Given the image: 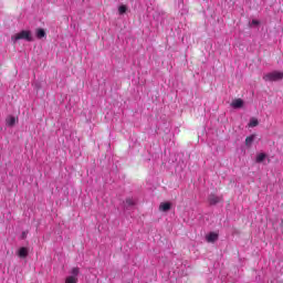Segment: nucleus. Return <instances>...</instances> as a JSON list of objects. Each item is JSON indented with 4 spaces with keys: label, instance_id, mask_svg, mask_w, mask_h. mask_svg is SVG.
I'll list each match as a JSON object with an SVG mask.
<instances>
[{
    "label": "nucleus",
    "instance_id": "1",
    "mask_svg": "<svg viewBox=\"0 0 283 283\" xmlns=\"http://www.w3.org/2000/svg\"><path fill=\"white\" fill-rule=\"evenodd\" d=\"M21 40L29 41V42L34 41V38L32 36V32L28 30H22L21 32L11 36V41H13V43H17V41H21Z\"/></svg>",
    "mask_w": 283,
    "mask_h": 283
},
{
    "label": "nucleus",
    "instance_id": "2",
    "mask_svg": "<svg viewBox=\"0 0 283 283\" xmlns=\"http://www.w3.org/2000/svg\"><path fill=\"white\" fill-rule=\"evenodd\" d=\"M282 78H283V73L280 71L270 72L263 76V80L269 82L282 81Z\"/></svg>",
    "mask_w": 283,
    "mask_h": 283
},
{
    "label": "nucleus",
    "instance_id": "3",
    "mask_svg": "<svg viewBox=\"0 0 283 283\" xmlns=\"http://www.w3.org/2000/svg\"><path fill=\"white\" fill-rule=\"evenodd\" d=\"M78 273L81 270L78 268H73L70 272V276L66 277L65 283H78Z\"/></svg>",
    "mask_w": 283,
    "mask_h": 283
},
{
    "label": "nucleus",
    "instance_id": "4",
    "mask_svg": "<svg viewBox=\"0 0 283 283\" xmlns=\"http://www.w3.org/2000/svg\"><path fill=\"white\" fill-rule=\"evenodd\" d=\"M30 254V249L22 247L18 250L17 255L20 256L22 260H25V258H28V255Z\"/></svg>",
    "mask_w": 283,
    "mask_h": 283
},
{
    "label": "nucleus",
    "instance_id": "5",
    "mask_svg": "<svg viewBox=\"0 0 283 283\" xmlns=\"http://www.w3.org/2000/svg\"><path fill=\"white\" fill-rule=\"evenodd\" d=\"M231 107L233 109H241V107H244V101L242 98H237L231 102Z\"/></svg>",
    "mask_w": 283,
    "mask_h": 283
},
{
    "label": "nucleus",
    "instance_id": "6",
    "mask_svg": "<svg viewBox=\"0 0 283 283\" xmlns=\"http://www.w3.org/2000/svg\"><path fill=\"white\" fill-rule=\"evenodd\" d=\"M171 210V203L170 202H161L159 205V211H164L165 213H167V211Z\"/></svg>",
    "mask_w": 283,
    "mask_h": 283
},
{
    "label": "nucleus",
    "instance_id": "7",
    "mask_svg": "<svg viewBox=\"0 0 283 283\" xmlns=\"http://www.w3.org/2000/svg\"><path fill=\"white\" fill-rule=\"evenodd\" d=\"M6 123L8 127H14V125L17 124V118L14 116H8L6 118Z\"/></svg>",
    "mask_w": 283,
    "mask_h": 283
},
{
    "label": "nucleus",
    "instance_id": "8",
    "mask_svg": "<svg viewBox=\"0 0 283 283\" xmlns=\"http://www.w3.org/2000/svg\"><path fill=\"white\" fill-rule=\"evenodd\" d=\"M253 140H255V134H252L245 138V147H251V145H253Z\"/></svg>",
    "mask_w": 283,
    "mask_h": 283
},
{
    "label": "nucleus",
    "instance_id": "9",
    "mask_svg": "<svg viewBox=\"0 0 283 283\" xmlns=\"http://www.w3.org/2000/svg\"><path fill=\"white\" fill-rule=\"evenodd\" d=\"M36 39H45V30L43 29H36Z\"/></svg>",
    "mask_w": 283,
    "mask_h": 283
},
{
    "label": "nucleus",
    "instance_id": "10",
    "mask_svg": "<svg viewBox=\"0 0 283 283\" xmlns=\"http://www.w3.org/2000/svg\"><path fill=\"white\" fill-rule=\"evenodd\" d=\"M260 124V122H258V118L252 117L249 122V127H258V125Z\"/></svg>",
    "mask_w": 283,
    "mask_h": 283
},
{
    "label": "nucleus",
    "instance_id": "11",
    "mask_svg": "<svg viewBox=\"0 0 283 283\" xmlns=\"http://www.w3.org/2000/svg\"><path fill=\"white\" fill-rule=\"evenodd\" d=\"M265 159H266V154L261 153L256 155V163H264Z\"/></svg>",
    "mask_w": 283,
    "mask_h": 283
},
{
    "label": "nucleus",
    "instance_id": "12",
    "mask_svg": "<svg viewBox=\"0 0 283 283\" xmlns=\"http://www.w3.org/2000/svg\"><path fill=\"white\" fill-rule=\"evenodd\" d=\"M118 12H119V14H125V12H127V6H125V4L119 6Z\"/></svg>",
    "mask_w": 283,
    "mask_h": 283
},
{
    "label": "nucleus",
    "instance_id": "13",
    "mask_svg": "<svg viewBox=\"0 0 283 283\" xmlns=\"http://www.w3.org/2000/svg\"><path fill=\"white\" fill-rule=\"evenodd\" d=\"M134 205H136V201H134V199H132V198L126 199V206L127 207H134Z\"/></svg>",
    "mask_w": 283,
    "mask_h": 283
},
{
    "label": "nucleus",
    "instance_id": "14",
    "mask_svg": "<svg viewBox=\"0 0 283 283\" xmlns=\"http://www.w3.org/2000/svg\"><path fill=\"white\" fill-rule=\"evenodd\" d=\"M207 242H213V232H209V234L206 237Z\"/></svg>",
    "mask_w": 283,
    "mask_h": 283
},
{
    "label": "nucleus",
    "instance_id": "15",
    "mask_svg": "<svg viewBox=\"0 0 283 283\" xmlns=\"http://www.w3.org/2000/svg\"><path fill=\"white\" fill-rule=\"evenodd\" d=\"M252 25H260V21H258V20H252Z\"/></svg>",
    "mask_w": 283,
    "mask_h": 283
},
{
    "label": "nucleus",
    "instance_id": "16",
    "mask_svg": "<svg viewBox=\"0 0 283 283\" xmlns=\"http://www.w3.org/2000/svg\"><path fill=\"white\" fill-rule=\"evenodd\" d=\"M217 202H220V199L218 197H213V205H216Z\"/></svg>",
    "mask_w": 283,
    "mask_h": 283
},
{
    "label": "nucleus",
    "instance_id": "17",
    "mask_svg": "<svg viewBox=\"0 0 283 283\" xmlns=\"http://www.w3.org/2000/svg\"><path fill=\"white\" fill-rule=\"evenodd\" d=\"M218 240V233H213V241L216 242Z\"/></svg>",
    "mask_w": 283,
    "mask_h": 283
},
{
    "label": "nucleus",
    "instance_id": "18",
    "mask_svg": "<svg viewBox=\"0 0 283 283\" xmlns=\"http://www.w3.org/2000/svg\"><path fill=\"white\" fill-rule=\"evenodd\" d=\"M209 202H210V205H213V199L209 198Z\"/></svg>",
    "mask_w": 283,
    "mask_h": 283
},
{
    "label": "nucleus",
    "instance_id": "19",
    "mask_svg": "<svg viewBox=\"0 0 283 283\" xmlns=\"http://www.w3.org/2000/svg\"><path fill=\"white\" fill-rule=\"evenodd\" d=\"M22 238H25V232L22 233Z\"/></svg>",
    "mask_w": 283,
    "mask_h": 283
}]
</instances>
